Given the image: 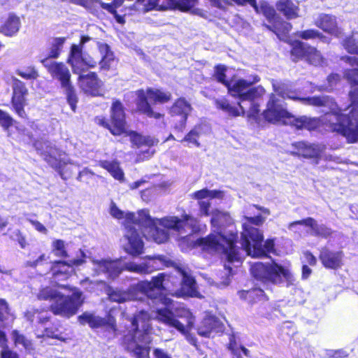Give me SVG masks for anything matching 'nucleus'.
I'll return each mask as SVG.
<instances>
[{"mask_svg": "<svg viewBox=\"0 0 358 358\" xmlns=\"http://www.w3.org/2000/svg\"><path fill=\"white\" fill-rule=\"evenodd\" d=\"M274 91L278 94H272L267 103V108L263 112L266 120L272 123H277L286 118H291L289 113L285 108L283 99H289L299 101L305 105L314 106H329L331 111L327 113L320 118L301 116L294 117L292 123L297 129H306L314 130L320 124H324L332 131H336L345 136L349 143L358 141V122L355 121L356 113L350 117L348 113H342L337 109V105L333 99L328 96L299 97L294 92L285 91L273 84Z\"/></svg>", "mask_w": 358, "mask_h": 358, "instance_id": "nucleus-1", "label": "nucleus"}, {"mask_svg": "<svg viewBox=\"0 0 358 358\" xmlns=\"http://www.w3.org/2000/svg\"><path fill=\"white\" fill-rule=\"evenodd\" d=\"M127 221L124 238L127 243L124 244V248L132 256H138L143 252L144 243L141 234L147 239H152L157 243H162L168 240L167 231L159 228L158 224L176 231L183 237L201 230L199 221L189 215H185L182 219L177 217L155 219L145 209L139 210L137 216L134 213H128Z\"/></svg>", "mask_w": 358, "mask_h": 358, "instance_id": "nucleus-2", "label": "nucleus"}, {"mask_svg": "<svg viewBox=\"0 0 358 358\" xmlns=\"http://www.w3.org/2000/svg\"><path fill=\"white\" fill-rule=\"evenodd\" d=\"M211 224L213 233L199 238L196 244L208 253L224 254L229 264H241L242 258L240 250L236 245L238 235L233 231L230 215L217 210H214L212 212Z\"/></svg>", "mask_w": 358, "mask_h": 358, "instance_id": "nucleus-3", "label": "nucleus"}, {"mask_svg": "<svg viewBox=\"0 0 358 358\" xmlns=\"http://www.w3.org/2000/svg\"><path fill=\"white\" fill-rule=\"evenodd\" d=\"M177 274L181 278L179 282L180 289L177 290L171 289L169 282L175 284V279L173 276L168 275L164 273H159L152 278L151 281H141L136 285V289L142 295L140 300H150L152 303L160 301L162 303L169 306L171 299L164 296L162 291L168 290L172 295L177 296H195L197 294V287L195 279L191 274L182 267H176Z\"/></svg>", "mask_w": 358, "mask_h": 358, "instance_id": "nucleus-4", "label": "nucleus"}, {"mask_svg": "<svg viewBox=\"0 0 358 358\" xmlns=\"http://www.w3.org/2000/svg\"><path fill=\"white\" fill-rule=\"evenodd\" d=\"M93 271L97 275L104 274L108 278H117L123 270L138 274H147L155 270L169 267L173 262L163 255L148 256L141 264L124 262L121 259H93Z\"/></svg>", "mask_w": 358, "mask_h": 358, "instance_id": "nucleus-5", "label": "nucleus"}, {"mask_svg": "<svg viewBox=\"0 0 358 358\" xmlns=\"http://www.w3.org/2000/svg\"><path fill=\"white\" fill-rule=\"evenodd\" d=\"M150 317L148 311L141 310L129 320L131 329L124 335L123 343L136 358H149V348L145 345L151 342Z\"/></svg>", "mask_w": 358, "mask_h": 358, "instance_id": "nucleus-6", "label": "nucleus"}, {"mask_svg": "<svg viewBox=\"0 0 358 358\" xmlns=\"http://www.w3.org/2000/svg\"><path fill=\"white\" fill-rule=\"evenodd\" d=\"M265 218L259 213L254 216H245L246 221L243 223V231L241 233V245L242 250L248 255L253 257H262L274 250L273 240H266L264 244L262 245L263 234L255 227L263 224Z\"/></svg>", "mask_w": 358, "mask_h": 358, "instance_id": "nucleus-7", "label": "nucleus"}, {"mask_svg": "<svg viewBox=\"0 0 358 358\" xmlns=\"http://www.w3.org/2000/svg\"><path fill=\"white\" fill-rule=\"evenodd\" d=\"M92 41L96 45L101 55V60L99 62L101 69L108 70L114 62V55L108 44L98 42L89 36L81 37L79 45L73 44L71 46L68 62L71 65L74 73L80 74L87 68H93L96 65L97 62L88 55H84L82 49L84 45Z\"/></svg>", "mask_w": 358, "mask_h": 358, "instance_id": "nucleus-8", "label": "nucleus"}, {"mask_svg": "<svg viewBox=\"0 0 358 358\" xmlns=\"http://www.w3.org/2000/svg\"><path fill=\"white\" fill-rule=\"evenodd\" d=\"M82 292L75 290L71 296L62 294L52 287H45L41 289L38 294L41 300L52 301L50 308L55 315L69 317L75 315L82 304Z\"/></svg>", "mask_w": 358, "mask_h": 358, "instance_id": "nucleus-9", "label": "nucleus"}, {"mask_svg": "<svg viewBox=\"0 0 358 358\" xmlns=\"http://www.w3.org/2000/svg\"><path fill=\"white\" fill-rule=\"evenodd\" d=\"M250 271L252 276L264 286L285 282L286 286L289 287L294 285L295 280L288 269L275 263L255 262L251 266Z\"/></svg>", "mask_w": 358, "mask_h": 358, "instance_id": "nucleus-10", "label": "nucleus"}, {"mask_svg": "<svg viewBox=\"0 0 358 358\" xmlns=\"http://www.w3.org/2000/svg\"><path fill=\"white\" fill-rule=\"evenodd\" d=\"M136 95V106L137 110L148 116L155 119H159L162 115L155 112L150 104L148 101V98L154 103H166L171 99V93L164 92L158 89L148 88L146 92L143 90H138L135 92Z\"/></svg>", "mask_w": 358, "mask_h": 358, "instance_id": "nucleus-11", "label": "nucleus"}, {"mask_svg": "<svg viewBox=\"0 0 358 358\" xmlns=\"http://www.w3.org/2000/svg\"><path fill=\"white\" fill-rule=\"evenodd\" d=\"M259 81L257 76L253 80L238 79L232 80L227 84L229 93L233 97L238 99L239 102L244 103L246 100H253L254 98H260L264 93L262 86L252 87V85Z\"/></svg>", "mask_w": 358, "mask_h": 358, "instance_id": "nucleus-12", "label": "nucleus"}, {"mask_svg": "<svg viewBox=\"0 0 358 358\" xmlns=\"http://www.w3.org/2000/svg\"><path fill=\"white\" fill-rule=\"evenodd\" d=\"M34 146L44 160L59 173L62 178L66 179L64 166L66 163L62 159L60 151L48 141H37Z\"/></svg>", "mask_w": 358, "mask_h": 358, "instance_id": "nucleus-13", "label": "nucleus"}, {"mask_svg": "<svg viewBox=\"0 0 358 358\" xmlns=\"http://www.w3.org/2000/svg\"><path fill=\"white\" fill-rule=\"evenodd\" d=\"M185 316L187 317V324L185 325L178 321L173 312L167 308L157 309L155 315L159 322L169 327L175 328L181 334L187 335L192 329L194 320L189 310L185 311Z\"/></svg>", "mask_w": 358, "mask_h": 358, "instance_id": "nucleus-14", "label": "nucleus"}, {"mask_svg": "<svg viewBox=\"0 0 358 358\" xmlns=\"http://www.w3.org/2000/svg\"><path fill=\"white\" fill-rule=\"evenodd\" d=\"M84 262L83 259H73L70 261H55L50 266L52 282L62 287L59 281L68 279L74 272V266H80Z\"/></svg>", "mask_w": 358, "mask_h": 358, "instance_id": "nucleus-15", "label": "nucleus"}, {"mask_svg": "<svg viewBox=\"0 0 358 358\" xmlns=\"http://www.w3.org/2000/svg\"><path fill=\"white\" fill-rule=\"evenodd\" d=\"M78 320L81 324H87L92 329L103 328L109 334L114 335L116 331L115 320L110 317H101L94 313L85 312L78 316Z\"/></svg>", "mask_w": 358, "mask_h": 358, "instance_id": "nucleus-16", "label": "nucleus"}, {"mask_svg": "<svg viewBox=\"0 0 358 358\" xmlns=\"http://www.w3.org/2000/svg\"><path fill=\"white\" fill-rule=\"evenodd\" d=\"M28 90L23 82L15 78L13 83V96L11 103L15 112L19 117L24 118L27 115L24 110L26 96Z\"/></svg>", "mask_w": 358, "mask_h": 358, "instance_id": "nucleus-17", "label": "nucleus"}, {"mask_svg": "<svg viewBox=\"0 0 358 358\" xmlns=\"http://www.w3.org/2000/svg\"><path fill=\"white\" fill-rule=\"evenodd\" d=\"M111 125L108 129L113 135H120L125 131V113L122 103L116 100L111 106Z\"/></svg>", "mask_w": 358, "mask_h": 358, "instance_id": "nucleus-18", "label": "nucleus"}, {"mask_svg": "<svg viewBox=\"0 0 358 358\" xmlns=\"http://www.w3.org/2000/svg\"><path fill=\"white\" fill-rule=\"evenodd\" d=\"M353 67H357L354 66ZM345 77L351 84L352 90L350 92L349 96L351 99L352 103L350 106V110L348 113L350 117H352L355 113L357 116L355 117V121L358 122V69L353 68L345 71Z\"/></svg>", "mask_w": 358, "mask_h": 358, "instance_id": "nucleus-19", "label": "nucleus"}, {"mask_svg": "<svg viewBox=\"0 0 358 358\" xmlns=\"http://www.w3.org/2000/svg\"><path fill=\"white\" fill-rule=\"evenodd\" d=\"M41 62L52 76L60 82L62 87L71 84L69 70L63 63L50 62L48 59H42Z\"/></svg>", "mask_w": 358, "mask_h": 358, "instance_id": "nucleus-20", "label": "nucleus"}, {"mask_svg": "<svg viewBox=\"0 0 358 358\" xmlns=\"http://www.w3.org/2000/svg\"><path fill=\"white\" fill-rule=\"evenodd\" d=\"M223 192L219 190H210L207 188L196 191L192 194V197L198 200L200 213L202 215H210V203L206 199L222 198Z\"/></svg>", "mask_w": 358, "mask_h": 358, "instance_id": "nucleus-21", "label": "nucleus"}, {"mask_svg": "<svg viewBox=\"0 0 358 358\" xmlns=\"http://www.w3.org/2000/svg\"><path fill=\"white\" fill-rule=\"evenodd\" d=\"M224 326L221 321L211 315H206L198 327V334L203 337H213L215 334L221 333Z\"/></svg>", "mask_w": 358, "mask_h": 358, "instance_id": "nucleus-22", "label": "nucleus"}, {"mask_svg": "<svg viewBox=\"0 0 358 358\" xmlns=\"http://www.w3.org/2000/svg\"><path fill=\"white\" fill-rule=\"evenodd\" d=\"M192 110L191 105L185 99H179L171 108L173 117H179L178 123L176 124L175 129L182 131L186 125L187 116Z\"/></svg>", "mask_w": 358, "mask_h": 358, "instance_id": "nucleus-23", "label": "nucleus"}, {"mask_svg": "<svg viewBox=\"0 0 358 358\" xmlns=\"http://www.w3.org/2000/svg\"><path fill=\"white\" fill-rule=\"evenodd\" d=\"M292 146L296 150L293 155L301 156L305 158H316L320 156L324 147L317 143H310L306 141L296 142Z\"/></svg>", "mask_w": 358, "mask_h": 358, "instance_id": "nucleus-24", "label": "nucleus"}, {"mask_svg": "<svg viewBox=\"0 0 358 358\" xmlns=\"http://www.w3.org/2000/svg\"><path fill=\"white\" fill-rule=\"evenodd\" d=\"M342 44L348 52L358 55V31H352L350 36L343 40ZM343 60L352 66H358V57L346 56L343 57Z\"/></svg>", "mask_w": 358, "mask_h": 358, "instance_id": "nucleus-25", "label": "nucleus"}, {"mask_svg": "<svg viewBox=\"0 0 358 358\" xmlns=\"http://www.w3.org/2000/svg\"><path fill=\"white\" fill-rule=\"evenodd\" d=\"M343 252L342 251H331L327 248L321 250L320 259L324 267L337 269L342 266Z\"/></svg>", "mask_w": 358, "mask_h": 358, "instance_id": "nucleus-26", "label": "nucleus"}, {"mask_svg": "<svg viewBox=\"0 0 358 358\" xmlns=\"http://www.w3.org/2000/svg\"><path fill=\"white\" fill-rule=\"evenodd\" d=\"M21 26L20 19L13 13H9L5 18L0 20V32L9 37L15 36Z\"/></svg>", "mask_w": 358, "mask_h": 358, "instance_id": "nucleus-27", "label": "nucleus"}, {"mask_svg": "<svg viewBox=\"0 0 358 358\" xmlns=\"http://www.w3.org/2000/svg\"><path fill=\"white\" fill-rule=\"evenodd\" d=\"M315 25L326 32L339 38L342 31L338 28L336 17L332 15L321 14L315 20Z\"/></svg>", "mask_w": 358, "mask_h": 358, "instance_id": "nucleus-28", "label": "nucleus"}, {"mask_svg": "<svg viewBox=\"0 0 358 358\" xmlns=\"http://www.w3.org/2000/svg\"><path fill=\"white\" fill-rule=\"evenodd\" d=\"M299 223H304L306 227H310V234L312 236L327 238L331 234V229L328 228L324 224H318L316 220L312 217L303 219L300 222L292 224L291 228L294 229Z\"/></svg>", "mask_w": 358, "mask_h": 358, "instance_id": "nucleus-29", "label": "nucleus"}, {"mask_svg": "<svg viewBox=\"0 0 358 358\" xmlns=\"http://www.w3.org/2000/svg\"><path fill=\"white\" fill-rule=\"evenodd\" d=\"M78 75L80 85L83 90L92 94V95H96L99 87V80L96 74L95 73L90 72L85 75L82 73Z\"/></svg>", "mask_w": 358, "mask_h": 358, "instance_id": "nucleus-30", "label": "nucleus"}, {"mask_svg": "<svg viewBox=\"0 0 358 358\" xmlns=\"http://www.w3.org/2000/svg\"><path fill=\"white\" fill-rule=\"evenodd\" d=\"M276 9L287 19L292 20L299 17L298 3L292 0H279L275 3Z\"/></svg>", "mask_w": 358, "mask_h": 358, "instance_id": "nucleus-31", "label": "nucleus"}, {"mask_svg": "<svg viewBox=\"0 0 358 358\" xmlns=\"http://www.w3.org/2000/svg\"><path fill=\"white\" fill-rule=\"evenodd\" d=\"M215 104L218 109L222 110L224 113L229 115L236 117L240 115L241 110L242 113H245V106L238 102V106H231L229 101L224 97H220L215 100Z\"/></svg>", "mask_w": 358, "mask_h": 358, "instance_id": "nucleus-32", "label": "nucleus"}, {"mask_svg": "<svg viewBox=\"0 0 358 358\" xmlns=\"http://www.w3.org/2000/svg\"><path fill=\"white\" fill-rule=\"evenodd\" d=\"M136 3H144L145 11L174 9V0H136Z\"/></svg>", "mask_w": 358, "mask_h": 358, "instance_id": "nucleus-33", "label": "nucleus"}, {"mask_svg": "<svg viewBox=\"0 0 358 358\" xmlns=\"http://www.w3.org/2000/svg\"><path fill=\"white\" fill-rule=\"evenodd\" d=\"M108 294L111 301L117 303L132 301L136 299V295L132 290L123 291L109 287L108 289Z\"/></svg>", "mask_w": 358, "mask_h": 358, "instance_id": "nucleus-34", "label": "nucleus"}, {"mask_svg": "<svg viewBox=\"0 0 358 358\" xmlns=\"http://www.w3.org/2000/svg\"><path fill=\"white\" fill-rule=\"evenodd\" d=\"M99 165L103 169L107 170L115 180L120 182L124 181V172L117 161L103 160L99 162Z\"/></svg>", "mask_w": 358, "mask_h": 358, "instance_id": "nucleus-35", "label": "nucleus"}, {"mask_svg": "<svg viewBox=\"0 0 358 358\" xmlns=\"http://www.w3.org/2000/svg\"><path fill=\"white\" fill-rule=\"evenodd\" d=\"M208 131V127L206 124H197L185 136L182 141H186L189 144L199 147V138Z\"/></svg>", "mask_w": 358, "mask_h": 358, "instance_id": "nucleus-36", "label": "nucleus"}, {"mask_svg": "<svg viewBox=\"0 0 358 358\" xmlns=\"http://www.w3.org/2000/svg\"><path fill=\"white\" fill-rule=\"evenodd\" d=\"M228 348L231 352V358L250 357V351L236 342V337L234 334L231 335L229 337Z\"/></svg>", "mask_w": 358, "mask_h": 358, "instance_id": "nucleus-37", "label": "nucleus"}, {"mask_svg": "<svg viewBox=\"0 0 358 358\" xmlns=\"http://www.w3.org/2000/svg\"><path fill=\"white\" fill-rule=\"evenodd\" d=\"M240 298L247 300L249 303H255L265 297L262 288L255 287L250 290H242L238 292Z\"/></svg>", "mask_w": 358, "mask_h": 358, "instance_id": "nucleus-38", "label": "nucleus"}, {"mask_svg": "<svg viewBox=\"0 0 358 358\" xmlns=\"http://www.w3.org/2000/svg\"><path fill=\"white\" fill-rule=\"evenodd\" d=\"M309 46L306 43L301 42L300 41H295L292 44V48L291 50L292 57L293 60L296 61L299 59L306 58L309 52Z\"/></svg>", "mask_w": 358, "mask_h": 358, "instance_id": "nucleus-39", "label": "nucleus"}, {"mask_svg": "<svg viewBox=\"0 0 358 358\" xmlns=\"http://www.w3.org/2000/svg\"><path fill=\"white\" fill-rule=\"evenodd\" d=\"M131 141L133 145L140 148L143 146L150 147L158 143V141L150 136H143L136 132L131 134Z\"/></svg>", "mask_w": 358, "mask_h": 358, "instance_id": "nucleus-40", "label": "nucleus"}, {"mask_svg": "<svg viewBox=\"0 0 358 358\" xmlns=\"http://www.w3.org/2000/svg\"><path fill=\"white\" fill-rule=\"evenodd\" d=\"M212 5L220 9H224L227 6L231 4V2H234L238 5H244L246 3L253 6L255 9H257L256 0H209Z\"/></svg>", "mask_w": 358, "mask_h": 358, "instance_id": "nucleus-41", "label": "nucleus"}, {"mask_svg": "<svg viewBox=\"0 0 358 358\" xmlns=\"http://www.w3.org/2000/svg\"><path fill=\"white\" fill-rule=\"evenodd\" d=\"M267 27L272 30L277 36H285L291 30L292 24L279 18L277 21L274 22L272 26H267Z\"/></svg>", "mask_w": 358, "mask_h": 358, "instance_id": "nucleus-42", "label": "nucleus"}, {"mask_svg": "<svg viewBox=\"0 0 358 358\" xmlns=\"http://www.w3.org/2000/svg\"><path fill=\"white\" fill-rule=\"evenodd\" d=\"M27 319L31 322H36L41 324H45L48 321L49 316L46 312H38V310L30 309L25 313Z\"/></svg>", "mask_w": 358, "mask_h": 358, "instance_id": "nucleus-43", "label": "nucleus"}, {"mask_svg": "<svg viewBox=\"0 0 358 358\" xmlns=\"http://www.w3.org/2000/svg\"><path fill=\"white\" fill-rule=\"evenodd\" d=\"M259 98H254L253 100H246L245 102H248V106H246L245 103H241L245 106V113L248 109V115L250 117L256 118L258 115L259 109Z\"/></svg>", "mask_w": 358, "mask_h": 358, "instance_id": "nucleus-44", "label": "nucleus"}, {"mask_svg": "<svg viewBox=\"0 0 358 358\" xmlns=\"http://www.w3.org/2000/svg\"><path fill=\"white\" fill-rule=\"evenodd\" d=\"M66 41L64 37H59L54 38L51 42V47L48 57L57 58L60 55L63 45Z\"/></svg>", "mask_w": 358, "mask_h": 358, "instance_id": "nucleus-45", "label": "nucleus"}, {"mask_svg": "<svg viewBox=\"0 0 358 358\" xmlns=\"http://www.w3.org/2000/svg\"><path fill=\"white\" fill-rule=\"evenodd\" d=\"M62 88L64 89V90L65 91L67 102L69 104L71 110L75 112L76 109L78 98L73 86L71 85V84H69Z\"/></svg>", "mask_w": 358, "mask_h": 358, "instance_id": "nucleus-46", "label": "nucleus"}, {"mask_svg": "<svg viewBox=\"0 0 358 358\" xmlns=\"http://www.w3.org/2000/svg\"><path fill=\"white\" fill-rule=\"evenodd\" d=\"M81 285L89 292H96L105 287L103 280H91L88 278L81 281Z\"/></svg>", "mask_w": 358, "mask_h": 358, "instance_id": "nucleus-47", "label": "nucleus"}, {"mask_svg": "<svg viewBox=\"0 0 358 358\" xmlns=\"http://www.w3.org/2000/svg\"><path fill=\"white\" fill-rule=\"evenodd\" d=\"M306 59L308 60L309 63L315 66L322 65L324 63V59L320 52L313 47L309 48V52Z\"/></svg>", "mask_w": 358, "mask_h": 358, "instance_id": "nucleus-48", "label": "nucleus"}, {"mask_svg": "<svg viewBox=\"0 0 358 358\" xmlns=\"http://www.w3.org/2000/svg\"><path fill=\"white\" fill-rule=\"evenodd\" d=\"M261 11L263 15L266 17L268 22L273 24L275 21H277L280 17L276 15L275 10L271 6L266 3H262L261 6Z\"/></svg>", "mask_w": 358, "mask_h": 358, "instance_id": "nucleus-49", "label": "nucleus"}, {"mask_svg": "<svg viewBox=\"0 0 358 358\" xmlns=\"http://www.w3.org/2000/svg\"><path fill=\"white\" fill-rule=\"evenodd\" d=\"M17 74L26 80H35L38 77V73L34 66H27L18 69Z\"/></svg>", "mask_w": 358, "mask_h": 358, "instance_id": "nucleus-50", "label": "nucleus"}, {"mask_svg": "<svg viewBox=\"0 0 358 358\" xmlns=\"http://www.w3.org/2000/svg\"><path fill=\"white\" fill-rule=\"evenodd\" d=\"M296 36L304 40L313 39L318 38L322 41H324L326 37L323 36L318 31L315 29H308L301 31H297Z\"/></svg>", "mask_w": 358, "mask_h": 358, "instance_id": "nucleus-51", "label": "nucleus"}, {"mask_svg": "<svg viewBox=\"0 0 358 358\" xmlns=\"http://www.w3.org/2000/svg\"><path fill=\"white\" fill-rule=\"evenodd\" d=\"M198 0H174V9L187 12L194 8Z\"/></svg>", "mask_w": 358, "mask_h": 358, "instance_id": "nucleus-52", "label": "nucleus"}, {"mask_svg": "<svg viewBox=\"0 0 358 358\" xmlns=\"http://www.w3.org/2000/svg\"><path fill=\"white\" fill-rule=\"evenodd\" d=\"M226 66L222 64H218L215 67L213 76L217 81L224 84L226 87H227V84H229L230 82H228L226 80Z\"/></svg>", "mask_w": 358, "mask_h": 358, "instance_id": "nucleus-53", "label": "nucleus"}, {"mask_svg": "<svg viewBox=\"0 0 358 358\" xmlns=\"http://www.w3.org/2000/svg\"><path fill=\"white\" fill-rule=\"evenodd\" d=\"M52 252L57 257H66L68 256L65 248L64 241L60 239L55 240L52 242Z\"/></svg>", "mask_w": 358, "mask_h": 358, "instance_id": "nucleus-54", "label": "nucleus"}, {"mask_svg": "<svg viewBox=\"0 0 358 358\" xmlns=\"http://www.w3.org/2000/svg\"><path fill=\"white\" fill-rule=\"evenodd\" d=\"M12 338L16 345H22L24 349H29L31 342L24 335L19 333L17 330L12 331Z\"/></svg>", "mask_w": 358, "mask_h": 358, "instance_id": "nucleus-55", "label": "nucleus"}, {"mask_svg": "<svg viewBox=\"0 0 358 358\" xmlns=\"http://www.w3.org/2000/svg\"><path fill=\"white\" fill-rule=\"evenodd\" d=\"M14 120L10 114L0 109V125L6 130L13 124Z\"/></svg>", "mask_w": 358, "mask_h": 358, "instance_id": "nucleus-56", "label": "nucleus"}, {"mask_svg": "<svg viewBox=\"0 0 358 358\" xmlns=\"http://www.w3.org/2000/svg\"><path fill=\"white\" fill-rule=\"evenodd\" d=\"M224 275H222V281L215 283V285L218 287H224L227 286L230 282V275L231 274V268L228 264H224Z\"/></svg>", "mask_w": 358, "mask_h": 358, "instance_id": "nucleus-57", "label": "nucleus"}, {"mask_svg": "<svg viewBox=\"0 0 358 358\" xmlns=\"http://www.w3.org/2000/svg\"><path fill=\"white\" fill-rule=\"evenodd\" d=\"M13 239L18 243L20 248L22 249L28 245L25 236H24L20 230H15L13 232Z\"/></svg>", "mask_w": 358, "mask_h": 358, "instance_id": "nucleus-58", "label": "nucleus"}, {"mask_svg": "<svg viewBox=\"0 0 358 358\" xmlns=\"http://www.w3.org/2000/svg\"><path fill=\"white\" fill-rule=\"evenodd\" d=\"M128 213H127L124 215V212L122 211L121 210H120L114 203H113L110 207V214L113 217H114L115 218H117V219H122V218L125 217V224H124L125 227L127 226V215Z\"/></svg>", "mask_w": 358, "mask_h": 358, "instance_id": "nucleus-59", "label": "nucleus"}, {"mask_svg": "<svg viewBox=\"0 0 358 358\" xmlns=\"http://www.w3.org/2000/svg\"><path fill=\"white\" fill-rule=\"evenodd\" d=\"M8 305L4 299H0V321L6 319L8 315Z\"/></svg>", "mask_w": 358, "mask_h": 358, "instance_id": "nucleus-60", "label": "nucleus"}, {"mask_svg": "<svg viewBox=\"0 0 358 358\" xmlns=\"http://www.w3.org/2000/svg\"><path fill=\"white\" fill-rule=\"evenodd\" d=\"M340 80V76L337 73H332L329 75L327 78V81L329 83V86L327 87V90L331 91L333 90L334 87L336 85V83Z\"/></svg>", "mask_w": 358, "mask_h": 358, "instance_id": "nucleus-61", "label": "nucleus"}, {"mask_svg": "<svg viewBox=\"0 0 358 358\" xmlns=\"http://www.w3.org/2000/svg\"><path fill=\"white\" fill-rule=\"evenodd\" d=\"M94 175V173L90 169L85 168L79 172L77 180L83 181L85 178H91Z\"/></svg>", "mask_w": 358, "mask_h": 358, "instance_id": "nucleus-62", "label": "nucleus"}, {"mask_svg": "<svg viewBox=\"0 0 358 358\" xmlns=\"http://www.w3.org/2000/svg\"><path fill=\"white\" fill-rule=\"evenodd\" d=\"M327 355L329 358H343L348 356V353L343 350H329Z\"/></svg>", "mask_w": 358, "mask_h": 358, "instance_id": "nucleus-63", "label": "nucleus"}, {"mask_svg": "<svg viewBox=\"0 0 358 358\" xmlns=\"http://www.w3.org/2000/svg\"><path fill=\"white\" fill-rule=\"evenodd\" d=\"M303 262L308 263L310 266H314L316 264L317 259L316 257L310 252L306 251L303 252Z\"/></svg>", "mask_w": 358, "mask_h": 358, "instance_id": "nucleus-64", "label": "nucleus"}]
</instances>
